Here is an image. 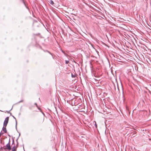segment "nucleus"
<instances>
[{
    "instance_id": "nucleus-16",
    "label": "nucleus",
    "mask_w": 151,
    "mask_h": 151,
    "mask_svg": "<svg viewBox=\"0 0 151 151\" xmlns=\"http://www.w3.org/2000/svg\"><path fill=\"white\" fill-rule=\"evenodd\" d=\"M122 93H123V89L122 88Z\"/></svg>"
},
{
    "instance_id": "nucleus-9",
    "label": "nucleus",
    "mask_w": 151,
    "mask_h": 151,
    "mask_svg": "<svg viewBox=\"0 0 151 151\" xmlns=\"http://www.w3.org/2000/svg\"><path fill=\"white\" fill-rule=\"evenodd\" d=\"M117 89H118V91L119 92V86H118V84L117 83Z\"/></svg>"
},
{
    "instance_id": "nucleus-2",
    "label": "nucleus",
    "mask_w": 151,
    "mask_h": 151,
    "mask_svg": "<svg viewBox=\"0 0 151 151\" xmlns=\"http://www.w3.org/2000/svg\"><path fill=\"white\" fill-rule=\"evenodd\" d=\"M9 120V117H7L5 119L4 123V127H6L8 123Z\"/></svg>"
},
{
    "instance_id": "nucleus-6",
    "label": "nucleus",
    "mask_w": 151,
    "mask_h": 151,
    "mask_svg": "<svg viewBox=\"0 0 151 151\" xmlns=\"http://www.w3.org/2000/svg\"><path fill=\"white\" fill-rule=\"evenodd\" d=\"M50 3L52 5H53L54 4L53 1L52 0H50Z\"/></svg>"
},
{
    "instance_id": "nucleus-1",
    "label": "nucleus",
    "mask_w": 151,
    "mask_h": 151,
    "mask_svg": "<svg viewBox=\"0 0 151 151\" xmlns=\"http://www.w3.org/2000/svg\"><path fill=\"white\" fill-rule=\"evenodd\" d=\"M10 139H9V141L8 143L6 144V148L4 147L5 146H4V147H1V148H0V149L1 150H3V149L5 150L6 149H7L8 150L10 151L11 149V148L10 146Z\"/></svg>"
},
{
    "instance_id": "nucleus-4",
    "label": "nucleus",
    "mask_w": 151,
    "mask_h": 151,
    "mask_svg": "<svg viewBox=\"0 0 151 151\" xmlns=\"http://www.w3.org/2000/svg\"><path fill=\"white\" fill-rule=\"evenodd\" d=\"M16 150L17 149L15 148V145H14L12 147V151H16Z\"/></svg>"
},
{
    "instance_id": "nucleus-5",
    "label": "nucleus",
    "mask_w": 151,
    "mask_h": 151,
    "mask_svg": "<svg viewBox=\"0 0 151 151\" xmlns=\"http://www.w3.org/2000/svg\"><path fill=\"white\" fill-rule=\"evenodd\" d=\"M12 116L14 118V119H15V120H16V129H17V121L16 119L14 116H13V115H12Z\"/></svg>"
},
{
    "instance_id": "nucleus-17",
    "label": "nucleus",
    "mask_w": 151,
    "mask_h": 151,
    "mask_svg": "<svg viewBox=\"0 0 151 151\" xmlns=\"http://www.w3.org/2000/svg\"><path fill=\"white\" fill-rule=\"evenodd\" d=\"M10 115L12 116V114L11 113H10Z\"/></svg>"
},
{
    "instance_id": "nucleus-12",
    "label": "nucleus",
    "mask_w": 151,
    "mask_h": 151,
    "mask_svg": "<svg viewBox=\"0 0 151 151\" xmlns=\"http://www.w3.org/2000/svg\"><path fill=\"white\" fill-rule=\"evenodd\" d=\"M14 143V140L13 139V141H12V145H13V144H14V145H15Z\"/></svg>"
},
{
    "instance_id": "nucleus-11",
    "label": "nucleus",
    "mask_w": 151,
    "mask_h": 151,
    "mask_svg": "<svg viewBox=\"0 0 151 151\" xmlns=\"http://www.w3.org/2000/svg\"><path fill=\"white\" fill-rule=\"evenodd\" d=\"M4 132H2V131L0 133V137L1 136V135L2 134H4Z\"/></svg>"
},
{
    "instance_id": "nucleus-3",
    "label": "nucleus",
    "mask_w": 151,
    "mask_h": 151,
    "mask_svg": "<svg viewBox=\"0 0 151 151\" xmlns=\"http://www.w3.org/2000/svg\"><path fill=\"white\" fill-rule=\"evenodd\" d=\"M2 130L4 132V133H6L7 132V130L6 129V127H4V126H3V127L2 128Z\"/></svg>"
},
{
    "instance_id": "nucleus-19",
    "label": "nucleus",
    "mask_w": 151,
    "mask_h": 151,
    "mask_svg": "<svg viewBox=\"0 0 151 151\" xmlns=\"http://www.w3.org/2000/svg\"><path fill=\"white\" fill-rule=\"evenodd\" d=\"M114 88H115V90H116L115 87V86H114Z\"/></svg>"
},
{
    "instance_id": "nucleus-8",
    "label": "nucleus",
    "mask_w": 151,
    "mask_h": 151,
    "mask_svg": "<svg viewBox=\"0 0 151 151\" xmlns=\"http://www.w3.org/2000/svg\"><path fill=\"white\" fill-rule=\"evenodd\" d=\"M71 76L72 78H74L76 77V76L75 75H73V74H71Z\"/></svg>"
},
{
    "instance_id": "nucleus-10",
    "label": "nucleus",
    "mask_w": 151,
    "mask_h": 151,
    "mask_svg": "<svg viewBox=\"0 0 151 151\" xmlns=\"http://www.w3.org/2000/svg\"><path fill=\"white\" fill-rule=\"evenodd\" d=\"M23 101L24 100H21L20 101H19L18 103H20L22 102H23Z\"/></svg>"
},
{
    "instance_id": "nucleus-7",
    "label": "nucleus",
    "mask_w": 151,
    "mask_h": 151,
    "mask_svg": "<svg viewBox=\"0 0 151 151\" xmlns=\"http://www.w3.org/2000/svg\"><path fill=\"white\" fill-rule=\"evenodd\" d=\"M69 63V61L68 60H65V63L66 64H68Z\"/></svg>"
},
{
    "instance_id": "nucleus-18",
    "label": "nucleus",
    "mask_w": 151,
    "mask_h": 151,
    "mask_svg": "<svg viewBox=\"0 0 151 151\" xmlns=\"http://www.w3.org/2000/svg\"><path fill=\"white\" fill-rule=\"evenodd\" d=\"M95 126H96V127H97V125H96V123L95 124Z\"/></svg>"
},
{
    "instance_id": "nucleus-15",
    "label": "nucleus",
    "mask_w": 151,
    "mask_h": 151,
    "mask_svg": "<svg viewBox=\"0 0 151 151\" xmlns=\"http://www.w3.org/2000/svg\"><path fill=\"white\" fill-rule=\"evenodd\" d=\"M48 52H49V53L50 54H51V55H52V54L50 52H49V51H48Z\"/></svg>"
},
{
    "instance_id": "nucleus-14",
    "label": "nucleus",
    "mask_w": 151,
    "mask_h": 151,
    "mask_svg": "<svg viewBox=\"0 0 151 151\" xmlns=\"http://www.w3.org/2000/svg\"><path fill=\"white\" fill-rule=\"evenodd\" d=\"M37 107V108L38 109L40 110V111H41V109H40V108H39V107H38H38Z\"/></svg>"
},
{
    "instance_id": "nucleus-13",
    "label": "nucleus",
    "mask_w": 151,
    "mask_h": 151,
    "mask_svg": "<svg viewBox=\"0 0 151 151\" xmlns=\"http://www.w3.org/2000/svg\"><path fill=\"white\" fill-rule=\"evenodd\" d=\"M35 105L37 107H38V106H37V103H35Z\"/></svg>"
}]
</instances>
